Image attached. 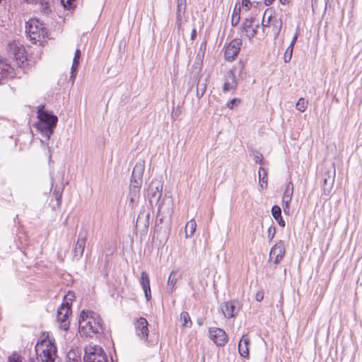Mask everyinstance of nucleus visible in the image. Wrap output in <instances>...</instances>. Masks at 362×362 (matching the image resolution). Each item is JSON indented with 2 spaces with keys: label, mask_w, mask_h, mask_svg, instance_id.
Segmentation results:
<instances>
[{
  "label": "nucleus",
  "mask_w": 362,
  "mask_h": 362,
  "mask_svg": "<svg viewBox=\"0 0 362 362\" xmlns=\"http://www.w3.org/2000/svg\"><path fill=\"white\" fill-rule=\"evenodd\" d=\"M87 238L86 237L78 238L74 247V254L76 258H81L83 254Z\"/></svg>",
  "instance_id": "nucleus-19"
},
{
  "label": "nucleus",
  "mask_w": 362,
  "mask_h": 362,
  "mask_svg": "<svg viewBox=\"0 0 362 362\" xmlns=\"http://www.w3.org/2000/svg\"><path fill=\"white\" fill-rule=\"evenodd\" d=\"M35 349L37 358L41 362H55L58 357L55 339L47 332H42Z\"/></svg>",
  "instance_id": "nucleus-1"
},
{
  "label": "nucleus",
  "mask_w": 362,
  "mask_h": 362,
  "mask_svg": "<svg viewBox=\"0 0 362 362\" xmlns=\"http://www.w3.org/2000/svg\"><path fill=\"white\" fill-rule=\"evenodd\" d=\"M40 4H41L40 10H41V11L43 13L49 14V13H51L52 8H51V6H50L49 2H47V1H42L40 3Z\"/></svg>",
  "instance_id": "nucleus-31"
},
{
  "label": "nucleus",
  "mask_w": 362,
  "mask_h": 362,
  "mask_svg": "<svg viewBox=\"0 0 362 362\" xmlns=\"http://www.w3.org/2000/svg\"><path fill=\"white\" fill-rule=\"evenodd\" d=\"M7 362H22V356L19 354L13 352L8 356Z\"/></svg>",
  "instance_id": "nucleus-32"
},
{
  "label": "nucleus",
  "mask_w": 362,
  "mask_h": 362,
  "mask_svg": "<svg viewBox=\"0 0 362 362\" xmlns=\"http://www.w3.org/2000/svg\"><path fill=\"white\" fill-rule=\"evenodd\" d=\"M37 121L34 126L43 136L49 139L57 127L58 117L45 110L42 105L37 107Z\"/></svg>",
  "instance_id": "nucleus-3"
},
{
  "label": "nucleus",
  "mask_w": 362,
  "mask_h": 362,
  "mask_svg": "<svg viewBox=\"0 0 362 362\" xmlns=\"http://www.w3.org/2000/svg\"><path fill=\"white\" fill-rule=\"evenodd\" d=\"M81 55V50L79 49H77L75 51L73 63H72V66H71V70H72L73 73L75 72L78 69Z\"/></svg>",
  "instance_id": "nucleus-27"
},
{
  "label": "nucleus",
  "mask_w": 362,
  "mask_h": 362,
  "mask_svg": "<svg viewBox=\"0 0 362 362\" xmlns=\"http://www.w3.org/2000/svg\"><path fill=\"white\" fill-rule=\"evenodd\" d=\"M292 196H283L282 202H291Z\"/></svg>",
  "instance_id": "nucleus-42"
},
{
  "label": "nucleus",
  "mask_w": 362,
  "mask_h": 362,
  "mask_svg": "<svg viewBox=\"0 0 362 362\" xmlns=\"http://www.w3.org/2000/svg\"><path fill=\"white\" fill-rule=\"evenodd\" d=\"M134 182H136L137 185H134L133 187H134V189H136V192L139 193V189H140L139 183L137 182L136 180Z\"/></svg>",
  "instance_id": "nucleus-43"
},
{
  "label": "nucleus",
  "mask_w": 362,
  "mask_h": 362,
  "mask_svg": "<svg viewBox=\"0 0 362 362\" xmlns=\"http://www.w3.org/2000/svg\"><path fill=\"white\" fill-rule=\"evenodd\" d=\"M71 308L69 305H61L57 310V321L61 329L67 331L69 329V316L71 315Z\"/></svg>",
  "instance_id": "nucleus-8"
},
{
  "label": "nucleus",
  "mask_w": 362,
  "mask_h": 362,
  "mask_svg": "<svg viewBox=\"0 0 362 362\" xmlns=\"http://www.w3.org/2000/svg\"><path fill=\"white\" fill-rule=\"evenodd\" d=\"M26 34L33 43L45 40L47 35L46 28L42 23L36 18H31L26 23Z\"/></svg>",
  "instance_id": "nucleus-5"
},
{
  "label": "nucleus",
  "mask_w": 362,
  "mask_h": 362,
  "mask_svg": "<svg viewBox=\"0 0 362 362\" xmlns=\"http://www.w3.org/2000/svg\"><path fill=\"white\" fill-rule=\"evenodd\" d=\"M242 46V40L235 38L231 40L226 46L224 53L225 59L233 61L238 55Z\"/></svg>",
  "instance_id": "nucleus-9"
},
{
  "label": "nucleus",
  "mask_w": 362,
  "mask_h": 362,
  "mask_svg": "<svg viewBox=\"0 0 362 362\" xmlns=\"http://www.w3.org/2000/svg\"><path fill=\"white\" fill-rule=\"evenodd\" d=\"M274 0H265L264 1L267 6H269L274 2Z\"/></svg>",
  "instance_id": "nucleus-45"
},
{
  "label": "nucleus",
  "mask_w": 362,
  "mask_h": 362,
  "mask_svg": "<svg viewBox=\"0 0 362 362\" xmlns=\"http://www.w3.org/2000/svg\"><path fill=\"white\" fill-rule=\"evenodd\" d=\"M293 184L291 182H289L286 186V188L285 189V192H284L283 196H293Z\"/></svg>",
  "instance_id": "nucleus-35"
},
{
  "label": "nucleus",
  "mask_w": 362,
  "mask_h": 362,
  "mask_svg": "<svg viewBox=\"0 0 362 362\" xmlns=\"http://www.w3.org/2000/svg\"><path fill=\"white\" fill-rule=\"evenodd\" d=\"M148 323L146 318L140 317L139 318L135 324V331L139 337L141 339L146 341L148 337Z\"/></svg>",
  "instance_id": "nucleus-14"
},
{
  "label": "nucleus",
  "mask_w": 362,
  "mask_h": 362,
  "mask_svg": "<svg viewBox=\"0 0 362 362\" xmlns=\"http://www.w3.org/2000/svg\"><path fill=\"white\" fill-rule=\"evenodd\" d=\"M293 47L291 46H288L286 49L284 54V59L286 63H288L291 61L293 55Z\"/></svg>",
  "instance_id": "nucleus-30"
},
{
  "label": "nucleus",
  "mask_w": 362,
  "mask_h": 362,
  "mask_svg": "<svg viewBox=\"0 0 362 362\" xmlns=\"http://www.w3.org/2000/svg\"><path fill=\"white\" fill-rule=\"evenodd\" d=\"M84 362H108L103 349L98 345L89 344L85 348Z\"/></svg>",
  "instance_id": "nucleus-6"
},
{
  "label": "nucleus",
  "mask_w": 362,
  "mask_h": 362,
  "mask_svg": "<svg viewBox=\"0 0 362 362\" xmlns=\"http://www.w3.org/2000/svg\"><path fill=\"white\" fill-rule=\"evenodd\" d=\"M241 103V100L239 99V98H233L232 100H230V101H228L227 103V107L230 109V110H233V107H234V105H235L237 103Z\"/></svg>",
  "instance_id": "nucleus-36"
},
{
  "label": "nucleus",
  "mask_w": 362,
  "mask_h": 362,
  "mask_svg": "<svg viewBox=\"0 0 362 362\" xmlns=\"http://www.w3.org/2000/svg\"><path fill=\"white\" fill-rule=\"evenodd\" d=\"M76 0H61V3L64 8L67 10L74 9L76 7Z\"/></svg>",
  "instance_id": "nucleus-29"
},
{
  "label": "nucleus",
  "mask_w": 362,
  "mask_h": 362,
  "mask_svg": "<svg viewBox=\"0 0 362 362\" xmlns=\"http://www.w3.org/2000/svg\"><path fill=\"white\" fill-rule=\"evenodd\" d=\"M259 179L262 188H266L267 186V173L265 168L260 167L259 170Z\"/></svg>",
  "instance_id": "nucleus-24"
},
{
  "label": "nucleus",
  "mask_w": 362,
  "mask_h": 362,
  "mask_svg": "<svg viewBox=\"0 0 362 362\" xmlns=\"http://www.w3.org/2000/svg\"><path fill=\"white\" fill-rule=\"evenodd\" d=\"M272 214L274 218L279 216H281V209L280 206L274 205L272 209Z\"/></svg>",
  "instance_id": "nucleus-33"
},
{
  "label": "nucleus",
  "mask_w": 362,
  "mask_h": 362,
  "mask_svg": "<svg viewBox=\"0 0 362 362\" xmlns=\"http://www.w3.org/2000/svg\"><path fill=\"white\" fill-rule=\"evenodd\" d=\"M197 228V223L194 218L189 220L185 226V238L191 237L194 233Z\"/></svg>",
  "instance_id": "nucleus-21"
},
{
  "label": "nucleus",
  "mask_w": 362,
  "mask_h": 362,
  "mask_svg": "<svg viewBox=\"0 0 362 362\" xmlns=\"http://www.w3.org/2000/svg\"><path fill=\"white\" fill-rule=\"evenodd\" d=\"M4 0H0V4Z\"/></svg>",
  "instance_id": "nucleus-47"
},
{
  "label": "nucleus",
  "mask_w": 362,
  "mask_h": 362,
  "mask_svg": "<svg viewBox=\"0 0 362 362\" xmlns=\"http://www.w3.org/2000/svg\"><path fill=\"white\" fill-rule=\"evenodd\" d=\"M162 194V189L159 185L154 187V182H152L148 187V197L151 198L160 199Z\"/></svg>",
  "instance_id": "nucleus-20"
},
{
  "label": "nucleus",
  "mask_w": 362,
  "mask_h": 362,
  "mask_svg": "<svg viewBox=\"0 0 362 362\" xmlns=\"http://www.w3.org/2000/svg\"><path fill=\"white\" fill-rule=\"evenodd\" d=\"M298 33L296 32L294 35V36L293 37V39L289 45V46H291L292 47H294V45L298 39Z\"/></svg>",
  "instance_id": "nucleus-40"
},
{
  "label": "nucleus",
  "mask_w": 362,
  "mask_h": 362,
  "mask_svg": "<svg viewBox=\"0 0 362 362\" xmlns=\"http://www.w3.org/2000/svg\"><path fill=\"white\" fill-rule=\"evenodd\" d=\"M274 219L277 221L278 224L280 226H281V227H284L285 226V221H284V219H283L281 216H279L275 218Z\"/></svg>",
  "instance_id": "nucleus-39"
},
{
  "label": "nucleus",
  "mask_w": 362,
  "mask_h": 362,
  "mask_svg": "<svg viewBox=\"0 0 362 362\" xmlns=\"http://www.w3.org/2000/svg\"><path fill=\"white\" fill-rule=\"evenodd\" d=\"M180 320L183 327H191L192 321L187 312L183 311L180 313Z\"/></svg>",
  "instance_id": "nucleus-23"
},
{
  "label": "nucleus",
  "mask_w": 362,
  "mask_h": 362,
  "mask_svg": "<svg viewBox=\"0 0 362 362\" xmlns=\"http://www.w3.org/2000/svg\"><path fill=\"white\" fill-rule=\"evenodd\" d=\"M14 69L5 60L0 58V83L15 76Z\"/></svg>",
  "instance_id": "nucleus-13"
},
{
  "label": "nucleus",
  "mask_w": 362,
  "mask_h": 362,
  "mask_svg": "<svg viewBox=\"0 0 362 362\" xmlns=\"http://www.w3.org/2000/svg\"><path fill=\"white\" fill-rule=\"evenodd\" d=\"M102 330V320L96 313L83 310L78 319V332L81 337H92Z\"/></svg>",
  "instance_id": "nucleus-2"
},
{
  "label": "nucleus",
  "mask_w": 362,
  "mask_h": 362,
  "mask_svg": "<svg viewBox=\"0 0 362 362\" xmlns=\"http://www.w3.org/2000/svg\"><path fill=\"white\" fill-rule=\"evenodd\" d=\"M6 51L8 57L17 68L24 71L30 68L29 54L23 45L13 41L8 44Z\"/></svg>",
  "instance_id": "nucleus-4"
},
{
  "label": "nucleus",
  "mask_w": 362,
  "mask_h": 362,
  "mask_svg": "<svg viewBox=\"0 0 362 362\" xmlns=\"http://www.w3.org/2000/svg\"><path fill=\"white\" fill-rule=\"evenodd\" d=\"M238 86L236 76L233 70L228 71L223 78V93L235 92Z\"/></svg>",
  "instance_id": "nucleus-11"
},
{
  "label": "nucleus",
  "mask_w": 362,
  "mask_h": 362,
  "mask_svg": "<svg viewBox=\"0 0 362 362\" xmlns=\"http://www.w3.org/2000/svg\"><path fill=\"white\" fill-rule=\"evenodd\" d=\"M259 27V23L255 18H246L241 26L242 35L250 40L256 35Z\"/></svg>",
  "instance_id": "nucleus-7"
},
{
  "label": "nucleus",
  "mask_w": 362,
  "mask_h": 362,
  "mask_svg": "<svg viewBox=\"0 0 362 362\" xmlns=\"http://www.w3.org/2000/svg\"><path fill=\"white\" fill-rule=\"evenodd\" d=\"M250 339L247 335H243L238 344V351L241 356L244 358L249 357V345Z\"/></svg>",
  "instance_id": "nucleus-16"
},
{
  "label": "nucleus",
  "mask_w": 362,
  "mask_h": 362,
  "mask_svg": "<svg viewBox=\"0 0 362 362\" xmlns=\"http://www.w3.org/2000/svg\"><path fill=\"white\" fill-rule=\"evenodd\" d=\"M197 30L195 28H193L191 32V40H194L197 37Z\"/></svg>",
  "instance_id": "nucleus-41"
},
{
  "label": "nucleus",
  "mask_w": 362,
  "mask_h": 362,
  "mask_svg": "<svg viewBox=\"0 0 362 362\" xmlns=\"http://www.w3.org/2000/svg\"><path fill=\"white\" fill-rule=\"evenodd\" d=\"M186 8L185 0H178L177 5L176 18L178 29L181 28L182 20L185 16Z\"/></svg>",
  "instance_id": "nucleus-17"
},
{
  "label": "nucleus",
  "mask_w": 362,
  "mask_h": 362,
  "mask_svg": "<svg viewBox=\"0 0 362 362\" xmlns=\"http://www.w3.org/2000/svg\"><path fill=\"white\" fill-rule=\"evenodd\" d=\"M308 105V101L305 100L304 98H300L296 103V108L300 112H303L307 109Z\"/></svg>",
  "instance_id": "nucleus-28"
},
{
  "label": "nucleus",
  "mask_w": 362,
  "mask_h": 362,
  "mask_svg": "<svg viewBox=\"0 0 362 362\" xmlns=\"http://www.w3.org/2000/svg\"><path fill=\"white\" fill-rule=\"evenodd\" d=\"M176 272L173 270L168 277V286L170 288V293H173L175 288V286L177 281V279L175 277Z\"/></svg>",
  "instance_id": "nucleus-26"
},
{
  "label": "nucleus",
  "mask_w": 362,
  "mask_h": 362,
  "mask_svg": "<svg viewBox=\"0 0 362 362\" xmlns=\"http://www.w3.org/2000/svg\"><path fill=\"white\" fill-rule=\"evenodd\" d=\"M285 247L282 242L275 244L271 249L269 252V261L274 264L279 263L284 257Z\"/></svg>",
  "instance_id": "nucleus-12"
},
{
  "label": "nucleus",
  "mask_w": 362,
  "mask_h": 362,
  "mask_svg": "<svg viewBox=\"0 0 362 362\" xmlns=\"http://www.w3.org/2000/svg\"><path fill=\"white\" fill-rule=\"evenodd\" d=\"M240 11H241L240 6L236 4L234 7L232 17H231L232 26H236L239 23L240 19Z\"/></svg>",
  "instance_id": "nucleus-22"
},
{
  "label": "nucleus",
  "mask_w": 362,
  "mask_h": 362,
  "mask_svg": "<svg viewBox=\"0 0 362 362\" xmlns=\"http://www.w3.org/2000/svg\"><path fill=\"white\" fill-rule=\"evenodd\" d=\"M209 335L211 340L219 346H223L228 341V337L226 332L218 327H211L209 329Z\"/></svg>",
  "instance_id": "nucleus-10"
},
{
  "label": "nucleus",
  "mask_w": 362,
  "mask_h": 362,
  "mask_svg": "<svg viewBox=\"0 0 362 362\" xmlns=\"http://www.w3.org/2000/svg\"><path fill=\"white\" fill-rule=\"evenodd\" d=\"M279 1L281 2V4L286 5V4H289L291 0H279Z\"/></svg>",
  "instance_id": "nucleus-44"
},
{
  "label": "nucleus",
  "mask_w": 362,
  "mask_h": 362,
  "mask_svg": "<svg viewBox=\"0 0 362 362\" xmlns=\"http://www.w3.org/2000/svg\"><path fill=\"white\" fill-rule=\"evenodd\" d=\"M140 284L143 288L146 300H149L151 298L150 279L146 271H143L141 273Z\"/></svg>",
  "instance_id": "nucleus-15"
},
{
  "label": "nucleus",
  "mask_w": 362,
  "mask_h": 362,
  "mask_svg": "<svg viewBox=\"0 0 362 362\" xmlns=\"http://www.w3.org/2000/svg\"><path fill=\"white\" fill-rule=\"evenodd\" d=\"M264 291H259L256 293L255 295V299L257 301L260 302L264 298Z\"/></svg>",
  "instance_id": "nucleus-38"
},
{
  "label": "nucleus",
  "mask_w": 362,
  "mask_h": 362,
  "mask_svg": "<svg viewBox=\"0 0 362 362\" xmlns=\"http://www.w3.org/2000/svg\"><path fill=\"white\" fill-rule=\"evenodd\" d=\"M291 202H282V207L284 209V212L286 215H290L291 214V208H290Z\"/></svg>",
  "instance_id": "nucleus-34"
},
{
  "label": "nucleus",
  "mask_w": 362,
  "mask_h": 362,
  "mask_svg": "<svg viewBox=\"0 0 362 362\" xmlns=\"http://www.w3.org/2000/svg\"><path fill=\"white\" fill-rule=\"evenodd\" d=\"M222 310L223 315L227 318H231L235 316V303L234 301L226 302L223 307Z\"/></svg>",
  "instance_id": "nucleus-18"
},
{
  "label": "nucleus",
  "mask_w": 362,
  "mask_h": 362,
  "mask_svg": "<svg viewBox=\"0 0 362 362\" xmlns=\"http://www.w3.org/2000/svg\"><path fill=\"white\" fill-rule=\"evenodd\" d=\"M241 6L247 11L251 8L252 4L250 0H242Z\"/></svg>",
  "instance_id": "nucleus-37"
},
{
  "label": "nucleus",
  "mask_w": 362,
  "mask_h": 362,
  "mask_svg": "<svg viewBox=\"0 0 362 362\" xmlns=\"http://www.w3.org/2000/svg\"><path fill=\"white\" fill-rule=\"evenodd\" d=\"M76 296L74 291H69L64 297L62 305H69L71 308L72 303L75 300Z\"/></svg>",
  "instance_id": "nucleus-25"
},
{
  "label": "nucleus",
  "mask_w": 362,
  "mask_h": 362,
  "mask_svg": "<svg viewBox=\"0 0 362 362\" xmlns=\"http://www.w3.org/2000/svg\"><path fill=\"white\" fill-rule=\"evenodd\" d=\"M257 159H259V160H261L262 158H260L259 157H257Z\"/></svg>",
  "instance_id": "nucleus-46"
}]
</instances>
